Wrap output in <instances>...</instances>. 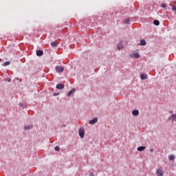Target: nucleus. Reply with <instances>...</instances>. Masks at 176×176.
Instances as JSON below:
<instances>
[{
	"instance_id": "1",
	"label": "nucleus",
	"mask_w": 176,
	"mask_h": 176,
	"mask_svg": "<svg viewBox=\"0 0 176 176\" xmlns=\"http://www.w3.org/2000/svg\"><path fill=\"white\" fill-rule=\"evenodd\" d=\"M156 175L157 176H163V175H164V170H163V169H162V168H158L156 170Z\"/></svg>"
},
{
	"instance_id": "2",
	"label": "nucleus",
	"mask_w": 176,
	"mask_h": 176,
	"mask_svg": "<svg viewBox=\"0 0 176 176\" xmlns=\"http://www.w3.org/2000/svg\"><path fill=\"white\" fill-rule=\"evenodd\" d=\"M55 71L58 73L64 72V67L63 66H56Z\"/></svg>"
},
{
	"instance_id": "3",
	"label": "nucleus",
	"mask_w": 176,
	"mask_h": 176,
	"mask_svg": "<svg viewBox=\"0 0 176 176\" xmlns=\"http://www.w3.org/2000/svg\"><path fill=\"white\" fill-rule=\"evenodd\" d=\"M78 133H79L80 138H85V129L80 128L78 130Z\"/></svg>"
},
{
	"instance_id": "4",
	"label": "nucleus",
	"mask_w": 176,
	"mask_h": 176,
	"mask_svg": "<svg viewBox=\"0 0 176 176\" xmlns=\"http://www.w3.org/2000/svg\"><path fill=\"white\" fill-rule=\"evenodd\" d=\"M131 57H132V58H140V54L138 52H132Z\"/></svg>"
},
{
	"instance_id": "5",
	"label": "nucleus",
	"mask_w": 176,
	"mask_h": 176,
	"mask_svg": "<svg viewBox=\"0 0 176 176\" xmlns=\"http://www.w3.org/2000/svg\"><path fill=\"white\" fill-rule=\"evenodd\" d=\"M97 122H98V118H95L93 120H91L89 121V124H96V123H97Z\"/></svg>"
},
{
	"instance_id": "6",
	"label": "nucleus",
	"mask_w": 176,
	"mask_h": 176,
	"mask_svg": "<svg viewBox=\"0 0 176 176\" xmlns=\"http://www.w3.org/2000/svg\"><path fill=\"white\" fill-rule=\"evenodd\" d=\"M36 56H38V57H41V56H43V51L38 50L36 51Z\"/></svg>"
},
{
	"instance_id": "7",
	"label": "nucleus",
	"mask_w": 176,
	"mask_h": 176,
	"mask_svg": "<svg viewBox=\"0 0 176 176\" xmlns=\"http://www.w3.org/2000/svg\"><path fill=\"white\" fill-rule=\"evenodd\" d=\"M140 78L142 80H145V79H148V76L145 74H140Z\"/></svg>"
},
{
	"instance_id": "8",
	"label": "nucleus",
	"mask_w": 176,
	"mask_h": 176,
	"mask_svg": "<svg viewBox=\"0 0 176 176\" xmlns=\"http://www.w3.org/2000/svg\"><path fill=\"white\" fill-rule=\"evenodd\" d=\"M117 48L118 50H122V49H123V44H122V41L118 43V45H117Z\"/></svg>"
},
{
	"instance_id": "9",
	"label": "nucleus",
	"mask_w": 176,
	"mask_h": 176,
	"mask_svg": "<svg viewBox=\"0 0 176 176\" xmlns=\"http://www.w3.org/2000/svg\"><path fill=\"white\" fill-rule=\"evenodd\" d=\"M63 87H64V84L59 83L56 85V89H58V90L63 89Z\"/></svg>"
},
{
	"instance_id": "10",
	"label": "nucleus",
	"mask_w": 176,
	"mask_h": 176,
	"mask_svg": "<svg viewBox=\"0 0 176 176\" xmlns=\"http://www.w3.org/2000/svg\"><path fill=\"white\" fill-rule=\"evenodd\" d=\"M132 114L133 116H138V115H140V111H138V110H134L133 111Z\"/></svg>"
},
{
	"instance_id": "11",
	"label": "nucleus",
	"mask_w": 176,
	"mask_h": 176,
	"mask_svg": "<svg viewBox=\"0 0 176 176\" xmlns=\"http://www.w3.org/2000/svg\"><path fill=\"white\" fill-rule=\"evenodd\" d=\"M33 126L30 124V125H25L24 127V130H31L32 129Z\"/></svg>"
},
{
	"instance_id": "12",
	"label": "nucleus",
	"mask_w": 176,
	"mask_h": 176,
	"mask_svg": "<svg viewBox=\"0 0 176 176\" xmlns=\"http://www.w3.org/2000/svg\"><path fill=\"white\" fill-rule=\"evenodd\" d=\"M140 45L141 46H145V45H146V41L145 40H141Z\"/></svg>"
},
{
	"instance_id": "13",
	"label": "nucleus",
	"mask_w": 176,
	"mask_h": 176,
	"mask_svg": "<svg viewBox=\"0 0 176 176\" xmlns=\"http://www.w3.org/2000/svg\"><path fill=\"white\" fill-rule=\"evenodd\" d=\"M73 93H75V89H72L68 94L67 96L70 97V96H72Z\"/></svg>"
},
{
	"instance_id": "14",
	"label": "nucleus",
	"mask_w": 176,
	"mask_h": 176,
	"mask_svg": "<svg viewBox=\"0 0 176 176\" xmlns=\"http://www.w3.org/2000/svg\"><path fill=\"white\" fill-rule=\"evenodd\" d=\"M145 146H140L138 148V151H139V152H142V151H145Z\"/></svg>"
},
{
	"instance_id": "15",
	"label": "nucleus",
	"mask_w": 176,
	"mask_h": 176,
	"mask_svg": "<svg viewBox=\"0 0 176 176\" xmlns=\"http://www.w3.org/2000/svg\"><path fill=\"white\" fill-rule=\"evenodd\" d=\"M51 46L52 47H57V42H56V41L52 42L51 43Z\"/></svg>"
},
{
	"instance_id": "16",
	"label": "nucleus",
	"mask_w": 176,
	"mask_h": 176,
	"mask_svg": "<svg viewBox=\"0 0 176 176\" xmlns=\"http://www.w3.org/2000/svg\"><path fill=\"white\" fill-rule=\"evenodd\" d=\"M153 24H154V25H160V22L158 20H155L153 21Z\"/></svg>"
},
{
	"instance_id": "17",
	"label": "nucleus",
	"mask_w": 176,
	"mask_h": 176,
	"mask_svg": "<svg viewBox=\"0 0 176 176\" xmlns=\"http://www.w3.org/2000/svg\"><path fill=\"white\" fill-rule=\"evenodd\" d=\"M3 67H8V65H10V62L6 61L3 64Z\"/></svg>"
},
{
	"instance_id": "18",
	"label": "nucleus",
	"mask_w": 176,
	"mask_h": 176,
	"mask_svg": "<svg viewBox=\"0 0 176 176\" xmlns=\"http://www.w3.org/2000/svg\"><path fill=\"white\" fill-rule=\"evenodd\" d=\"M168 159L169 160H174V159H175V156L170 155L168 156Z\"/></svg>"
},
{
	"instance_id": "19",
	"label": "nucleus",
	"mask_w": 176,
	"mask_h": 176,
	"mask_svg": "<svg viewBox=\"0 0 176 176\" xmlns=\"http://www.w3.org/2000/svg\"><path fill=\"white\" fill-rule=\"evenodd\" d=\"M129 23H130V19L129 18H126L124 21V23L125 24H129Z\"/></svg>"
},
{
	"instance_id": "20",
	"label": "nucleus",
	"mask_w": 176,
	"mask_h": 176,
	"mask_svg": "<svg viewBox=\"0 0 176 176\" xmlns=\"http://www.w3.org/2000/svg\"><path fill=\"white\" fill-rule=\"evenodd\" d=\"M55 151H56L57 152H58V151H60V146H56L55 147Z\"/></svg>"
},
{
	"instance_id": "21",
	"label": "nucleus",
	"mask_w": 176,
	"mask_h": 176,
	"mask_svg": "<svg viewBox=\"0 0 176 176\" xmlns=\"http://www.w3.org/2000/svg\"><path fill=\"white\" fill-rule=\"evenodd\" d=\"M172 119H173V120H176V115H175V114H173V115H172Z\"/></svg>"
},
{
	"instance_id": "22",
	"label": "nucleus",
	"mask_w": 176,
	"mask_h": 176,
	"mask_svg": "<svg viewBox=\"0 0 176 176\" xmlns=\"http://www.w3.org/2000/svg\"><path fill=\"white\" fill-rule=\"evenodd\" d=\"M161 6L162 8H167V5L166 3H162Z\"/></svg>"
},
{
	"instance_id": "23",
	"label": "nucleus",
	"mask_w": 176,
	"mask_h": 176,
	"mask_svg": "<svg viewBox=\"0 0 176 176\" xmlns=\"http://www.w3.org/2000/svg\"><path fill=\"white\" fill-rule=\"evenodd\" d=\"M172 10H175V12H176V6L173 7Z\"/></svg>"
},
{
	"instance_id": "24",
	"label": "nucleus",
	"mask_w": 176,
	"mask_h": 176,
	"mask_svg": "<svg viewBox=\"0 0 176 176\" xmlns=\"http://www.w3.org/2000/svg\"><path fill=\"white\" fill-rule=\"evenodd\" d=\"M89 176H94V174L93 173H89Z\"/></svg>"
},
{
	"instance_id": "25",
	"label": "nucleus",
	"mask_w": 176,
	"mask_h": 176,
	"mask_svg": "<svg viewBox=\"0 0 176 176\" xmlns=\"http://www.w3.org/2000/svg\"><path fill=\"white\" fill-rule=\"evenodd\" d=\"M20 107H24V104L20 103Z\"/></svg>"
},
{
	"instance_id": "26",
	"label": "nucleus",
	"mask_w": 176,
	"mask_h": 176,
	"mask_svg": "<svg viewBox=\"0 0 176 176\" xmlns=\"http://www.w3.org/2000/svg\"><path fill=\"white\" fill-rule=\"evenodd\" d=\"M1 60H2L0 58V63H1Z\"/></svg>"
}]
</instances>
